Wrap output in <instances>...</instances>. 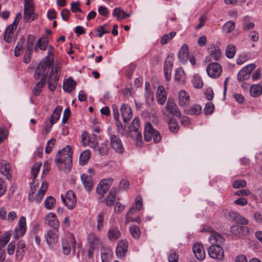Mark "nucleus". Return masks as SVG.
<instances>
[{"instance_id": "f257e3e1", "label": "nucleus", "mask_w": 262, "mask_h": 262, "mask_svg": "<svg viewBox=\"0 0 262 262\" xmlns=\"http://www.w3.org/2000/svg\"><path fill=\"white\" fill-rule=\"evenodd\" d=\"M72 155L71 147L67 145L58 152L55 158V161L59 165L64 164V168L69 170L71 168L72 165Z\"/></svg>"}, {"instance_id": "f03ea898", "label": "nucleus", "mask_w": 262, "mask_h": 262, "mask_svg": "<svg viewBox=\"0 0 262 262\" xmlns=\"http://www.w3.org/2000/svg\"><path fill=\"white\" fill-rule=\"evenodd\" d=\"M52 66L51 61L48 59L46 60L41 61L37 66L34 72V78L36 79L40 78L42 80L44 78V81L46 82V78L48 75V72Z\"/></svg>"}, {"instance_id": "7ed1b4c3", "label": "nucleus", "mask_w": 262, "mask_h": 262, "mask_svg": "<svg viewBox=\"0 0 262 262\" xmlns=\"http://www.w3.org/2000/svg\"><path fill=\"white\" fill-rule=\"evenodd\" d=\"M144 139L145 141L149 142L153 138L155 143H158L161 140V136L160 133L153 128L150 123H146L144 128Z\"/></svg>"}, {"instance_id": "20e7f679", "label": "nucleus", "mask_w": 262, "mask_h": 262, "mask_svg": "<svg viewBox=\"0 0 262 262\" xmlns=\"http://www.w3.org/2000/svg\"><path fill=\"white\" fill-rule=\"evenodd\" d=\"M208 253L211 258L217 261H222L224 259V250L219 245H211L208 249Z\"/></svg>"}, {"instance_id": "39448f33", "label": "nucleus", "mask_w": 262, "mask_h": 262, "mask_svg": "<svg viewBox=\"0 0 262 262\" xmlns=\"http://www.w3.org/2000/svg\"><path fill=\"white\" fill-rule=\"evenodd\" d=\"M62 202L66 206L67 208L69 210H72L75 208L76 206V198L74 192L72 190H69L64 196L61 195Z\"/></svg>"}, {"instance_id": "423d86ee", "label": "nucleus", "mask_w": 262, "mask_h": 262, "mask_svg": "<svg viewBox=\"0 0 262 262\" xmlns=\"http://www.w3.org/2000/svg\"><path fill=\"white\" fill-rule=\"evenodd\" d=\"M88 241L90 246L89 253L93 252L94 250L98 249L103 247L102 241L95 233L92 232L88 235Z\"/></svg>"}, {"instance_id": "0eeeda50", "label": "nucleus", "mask_w": 262, "mask_h": 262, "mask_svg": "<svg viewBox=\"0 0 262 262\" xmlns=\"http://www.w3.org/2000/svg\"><path fill=\"white\" fill-rule=\"evenodd\" d=\"M63 252L64 254L68 255L72 250L75 251L76 241L73 235L71 234L62 240Z\"/></svg>"}, {"instance_id": "6e6552de", "label": "nucleus", "mask_w": 262, "mask_h": 262, "mask_svg": "<svg viewBox=\"0 0 262 262\" xmlns=\"http://www.w3.org/2000/svg\"><path fill=\"white\" fill-rule=\"evenodd\" d=\"M254 63L249 64L243 68L238 73L237 79L239 82H243L248 79L252 71L255 69Z\"/></svg>"}, {"instance_id": "1a4fd4ad", "label": "nucleus", "mask_w": 262, "mask_h": 262, "mask_svg": "<svg viewBox=\"0 0 262 262\" xmlns=\"http://www.w3.org/2000/svg\"><path fill=\"white\" fill-rule=\"evenodd\" d=\"M59 71V68L58 67L53 68L49 76L48 85L49 90L51 91H54L58 85L60 76Z\"/></svg>"}, {"instance_id": "9d476101", "label": "nucleus", "mask_w": 262, "mask_h": 262, "mask_svg": "<svg viewBox=\"0 0 262 262\" xmlns=\"http://www.w3.org/2000/svg\"><path fill=\"white\" fill-rule=\"evenodd\" d=\"M21 17V14L20 13L18 14L13 23L6 29L4 35V39L7 42H10L11 41L13 36V31L16 28Z\"/></svg>"}, {"instance_id": "9b49d317", "label": "nucleus", "mask_w": 262, "mask_h": 262, "mask_svg": "<svg viewBox=\"0 0 262 262\" xmlns=\"http://www.w3.org/2000/svg\"><path fill=\"white\" fill-rule=\"evenodd\" d=\"M206 72L209 77L216 78L221 75L222 67L220 64L217 62H211L207 67Z\"/></svg>"}, {"instance_id": "f8f14e48", "label": "nucleus", "mask_w": 262, "mask_h": 262, "mask_svg": "<svg viewBox=\"0 0 262 262\" xmlns=\"http://www.w3.org/2000/svg\"><path fill=\"white\" fill-rule=\"evenodd\" d=\"M174 58L173 54H169L164 62V73L165 78L167 81H169L171 79Z\"/></svg>"}, {"instance_id": "ddd939ff", "label": "nucleus", "mask_w": 262, "mask_h": 262, "mask_svg": "<svg viewBox=\"0 0 262 262\" xmlns=\"http://www.w3.org/2000/svg\"><path fill=\"white\" fill-rule=\"evenodd\" d=\"M0 172L9 181L12 179V170L9 163L5 160L0 159Z\"/></svg>"}, {"instance_id": "4468645a", "label": "nucleus", "mask_w": 262, "mask_h": 262, "mask_svg": "<svg viewBox=\"0 0 262 262\" xmlns=\"http://www.w3.org/2000/svg\"><path fill=\"white\" fill-rule=\"evenodd\" d=\"M111 146L113 149L119 154H122L124 149L122 141L119 137L112 134H110Z\"/></svg>"}, {"instance_id": "2eb2a0df", "label": "nucleus", "mask_w": 262, "mask_h": 262, "mask_svg": "<svg viewBox=\"0 0 262 262\" xmlns=\"http://www.w3.org/2000/svg\"><path fill=\"white\" fill-rule=\"evenodd\" d=\"M18 227L14 229V237L18 239L22 237L26 232L27 225L25 217L21 216L18 223Z\"/></svg>"}, {"instance_id": "dca6fc26", "label": "nucleus", "mask_w": 262, "mask_h": 262, "mask_svg": "<svg viewBox=\"0 0 262 262\" xmlns=\"http://www.w3.org/2000/svg\"><path fill=\"white\" fill-rule=\"evenodd\" d=\"M128 244L126 240L120 241L116 248V253L118 258H122L125 256L127 251Z\"/></svg>"}, {"instance_id": "f3484780", "label": "nucleus", "mask_w": 262, "mask_h": 262, "mask_svg": "<svg viewBox=\"0 0 262 262\" xmlns=\"http://www.w3.org/2000/svg\"><path fill=\"white\" fill-rule=\"evenodd\" d=\"M113 182V179L112 178H108L101 180L96 189L97 193L102 195L109 189Z\"/></svg>"}, {"instance_id": "a211bd4d", "label": "nucleus", "mask_w": 262, "mask_h": 262, "mask_svg": "<svg viewBox=\"0 0 262 262\" xmlns=\"http://www.w3.org/2000/svg\"><path fill=\"white\" fill-rule=\"evenodd\" d=\"M45 223L54 229H58L59 222L56 215L53 212L48 213L45 217Z\"/></svg>"}, {"instance_id": "6ab92c4d", "label": "nucleus", "mask_w": 262, "mask_h": 262, "mask_svg": "<svg viewBox=\"0 0 262 262\" xmlns=\"http://www.w3.org/2000/svg\"><path fill=\"white\" fill-rule=\"evenodd\" d=\"M58 229L49 230L46 236V239L48 245L53 247L58 240Z\"/></svg>"}, {"instance_id": "aec40b11", "label": "nucleus", "mask_w": 262, "mask_h": 262, "mask_svg": "<svg viewBox=\"0 0 262 262\" xmlns=\"http://www.w3.org/2000/svg\"><path fill=\"white\" fill-rule=\"evenodd\" d=\"M192 251L195 257L199 260H203L206 256L204 247L202 244L196 243L192 246Z\"/></svg>"}, {"instance_id": "412c9836", "label": "nucleus", "mask_w": 262, "mask_h": 262, "mask_svg": "<svg viewBox=\"0 0 262 262\" xmlns=\"http://www.w3.org/2000/svg\"><path fill=\"white\" fill-rule=\"evenodd\" d=\"M165 108L171 115L177 117H180L181 116V113L172 98H168Z\"/></svg>"}, {"instance_id": "4be33fe9", "label": "nucleus", "mask_w": 262, "mask_h": 262, "mask_svg": "<svg viewBox=\"0 0 262 262\" xmlns=\"http://www.w3.org/2000/svg\"><path fill=\"white\" fill-rule=\"evenodd\" d=\"M188 46L186 44H183L179 50L178 58L183 64L186 63L189 57Z\"/></svg>"}, {"instance_id": "5701e85b", "label": "nucleus", "mask_w": 262, "mask_h": 262, "mask_svg": "<svg viewBox=\"0 0 262 262\" xmlns=\"http://www.w3.org/2000/svg\"><path fill=\"white\" fill-rule=\"evenodd\" d=\"M121 116L123 121L127 122L132 118L133 112L130 107L126 104H123L121 107Z\"/></svg>"}, {"instance_id": "b1692460", "label": "nucleus", "mask_w": 262, "mask_h": 262, "mask_svg": "<svg viewBox=\"0 0 262 262\" xmlns=\"http://www.w3.org/2000/svg\"><path fill=\"white\" fill-rule=\"evenodd\" d=\"M190 103L189 94L185 90H181L179 93V104L181 106H185Z\"/></svg>"}, {"instance_id": "393cba45", "label": "nucleus", "mask_w": 262, "mask_h": 262, "mask_svg": "<svg viewBox=\"0 0 262 262\" xmlns=\"http://www.w3.org/2000/svg\"><path fill=\"white\" fill-rule=\"evenodd\" d=\"M228 215L232 220L235 221L236 223L242 225H247L248 224L247 219L236 212H229Z\"/></svg>"}, {"instance_id": "a878e982", "label": "nucleus", "mask_w": 262, "mask_h": 262, "mask_svg": "<svg viewBox=\"0 0 262 262\" xmlns=\"http://www.w3.org/2000/svg\"><path fill=\"white\" fill-rule=\"evenodd\" d=\"M209 241L211 245H219L225 241L224 238L220 234L213 232L211 235L209 237Z\"/></svg>"}, {"instance_id": "bb28decb", "label": "nucleus", "mask_w": 262, "mask_h": 262, "mask_svg": "<svg viewBox=\"0 0 262 262\" xmlns=\"http://www.w3.org/2000/svg\"><path fill=\"white\" fill-rule=\"evenodd\" d=\"M250 95L254 98L258 97L262 94V81L257 84H252L250 88Z\"/></svg>"}, {"instance_id": "cd10ccee", "label": "nucleus", "mask_w": 262, "mask_h": 262, "mask_svg": "<svg viewBox=\"0 0 262 262\" xmlns=\"http://www.w3.org/2000/svg\"><path fill=\"white\" fill-rule=\"evenodd\" d=\"M81 181L88 191H90L93 186V181L92 176L85 173L81 175Z\"/></svg>"}, {"instance_id": "c85d7f7f", "label": "nucleus", "mask_w": 262, "mask_h": 262, "mask_svg": "<svg viewBox=\"0 0 262 262\" xmlns=\"http://www.w3.org/2000/svg\"><path fill=\"white\" fill-rule=\"evenodd\" d=\"M156 97L158 102L160 105H163L166 100V93L163 86L159 85L158 87Z\"/></svg>"}, {"instance_id": "c756f323", "label": "nucleus", "mask_w": 262, "mask_h": 262, "mask_svg": "<svg viewBox=\"0 0 262 262\" xmlns=\"http://www.w3.org/2000/svg\"><path fill=\"white\" fill-rule=\"evenodd\" d=\"M48 188V183L46 181L42 183L41 186L38 191L37 194H35V202L40 203L43 199L47 189Z\"/></svg>"}, {"instance_id": "7c9ffc66", "label": "nucleus", "mask_w": 262, "mask_h": 262, "mask_svg": "<svg viewBox=\"0 0 262 262\" xmlns=\"http://www.w3.org/2000/svg\"><path fill=\"white\" fill-rule=\"evenodd\" d=\"M33 48V40H31L30 38L28 39L27 41V48L26 53L24 56V61L26 63H28L31 58V55L32 54Z\"/></svg>"}, {"instance_id": "2f4dec72", "label": "nucleus", "mask_w": 262, "mask_h": 262, "mask_svg": "<svg viewBox=\"0 0 262 262\" xmlns=\"http://www.w3.org/2000/svg\"><path fill=\"white\" fill-rule=\"evenodd\" d=\"M230 231L234 235H242L248 233L249 229L246 227L235 225L231 226Z\"/></svg>"}, {"instance_id": "473e14b6", "label": "nucleus", "mask_w": 262, "mask_h": 262, "mask_svg": "<svg viewBox=\"0 0 262 262\" xmlns=\"http://www.w3.org/2000/svg\"><path fill=\"white\" fill-rule=\"evenodd\" d=\"M113 16L115 17L118 21H121L129 17V14L119 8H115L113 10Z\"/></svg>"}, {"instance_id": "72a5a7b5", "label": "nucleus", "mask_w": 262, "mask_h": 262, "mask_svg": "<svg viewBox=\"0 0 262 262\" xmlns=\"http://www.w3.org/2000/svg\"><path fill=\"white\" fill-rule=\"evenodd\" d=\"M76 82L71 78H69L63 82V89L68 93L71 92L75 88Z\"/></svg>"}, {"instance_id": "f704fd0d", "label": "nucleus", "mask_w": 262, "mask_h": 262, "mask_svg": "<svg viewBox=\"0 0 262 262\" xmlns=\"http://www.w3.org/2000/svg\"><path fill=\"white\" fill-rule=\"evenodd\" d=\"M101 256L102 262H110L113 255L112 250L109 248H101Z\"/></svg>"}, {"instance_id": "c9c22d12", "label": "nucleus", "mask_w": 262, "mask_h": 262, "mask_svg": "<svg viewBox=\"0 0 262 262\" xmlns=\"http://www.w3.org/2000/svg\"><path fill=\"white\" fill-rule=\"evenodd\" d=\"M209 55L214 60L217 61L222 57V52L217 47L212 46L209 49Z\"/></svg>"}, {"instance_id": "e433bc0d", "label": "nucleus", "mask_w": 262, "mask_h": 262, "mask_svg": "<svg viewBox=\"0 0 262 262\" xmlns=\"http://www.w3.org/2000/svg\"><path fill=\"white\" fill-rule=\"evenodd\" d=\"M24 19L27 22H30L34 20L36 17L35 14L34 13V8H24Z\"/></svg>"}, {"instance_id": "4c0bfd02", "label": "nucleus", "mask_w": 262, "mask_h": 262, "mask_svg": "<svg viewBox=\"0 0 262 262\" xmlns=\"http://www.w3.org/2000/svg\"><path fill=\"white\" fill-rule=\"evenodd\" d=\"M129 131L130 136L131 138H132L134 140H135L136 145L138 146H141L143 143L141 132L139 131V130Z\"/></svg>"}, {"instance_id": "58836bf2", "label": "nucleus", "mask_w": 262, "mask_h": 262, "mask_svg": "<svg viewBox=\"0 0 262 262\" xmlns=\"http://www.w3.org/2000/svg\"><path fill=\"white\" fill-rule=\"evenodd\" d=\"M121 233L117 227H113L111 228L107 232V237L111 241L118 239Z\"/></svg>"}, {"instance_id": "ea45409f", "label": "nucleus", "mask_w": 262, "mask_h": 262, "mask_svg": "<svg viewBox=\"0 0 262 262\" xmlns=\"http://www.w3.org/2000/svg\"><path fill=\"white\" fill-rule=\"evenodd\" d=\"M17 246L16 255L18 258L21 259L26 250V245L24 241H20L18 242Z\"/></svg>"}, {"instance_id": "a19ab883", "label": "nucleus", "mask_w": 262, "mask_h": 262, "mask_svg": "<svg viewBox=\"0 0 262 262\" xmlns=\"http://www.w3.org/2000/svg\"><path fill=\"white\" fill-rule=\"evenodd\" d=\"M48 42L49 41L47 37H43L39 39L35 45V51H37V47H38L41 50H46L48 47Z\"/></svg>"}, {"instance_id": "79ce46f5", "label": "nucleus", "mask_w": 262, "mask_h": 262, "mask_svg": "<svg viewBox=\"0 0 262 262\" xmlns=\"http://www.w3.org/2000/svg\"><path fill=\"white\" fill-rule=\"evenodd\" d=\"M175 80L179 84L183 83L185 81V75L183 70L180 68L176 69L175 72Z\"/></svg>"}, {"instance_id": "37998d69", "label": "nucleus", "mask_w": 262, "mask_h": 262, "mask_svg": "<svg viewBox=\"0 0 262 262\" xmlns=\"http://www.w3.org/2000/svg\"><path fill=\"white\" fill-rule=\"evenodd\" d=\"M62 110V108L60 105L55 107L50 120V122H52V124H55L59 120Z\"/></svg>"}, {"instance_id": "c03bdc74", "label": "nucleus", "mask_w": 262, "mask_h": 262, "mask_svg": "<svg viewBox=\"0 0 262 262\" xmlns=\"http://www.w3.org/2000/svg\"><path fill=\"white\" fill-rule=\"evenodd\" d=\"M185 112L189 115H198L202 112V107L199 105L194 104L190 108L185 110Z\"/></svg>"}, {"instance_id": "a18cd8bd", "label": "nucleus", "mask_w": 262, "mask_h": 262, "mask_svg": "<svg viewBox=\"0 0 262 262\" xmlns=\"http://www.w3.org/2000/svg\"><path fill=\"white\" fill-rule=\"evenodd\" d=\"M116 195V189H112L105 199V203L108 206H112L114 204Z\"/></svg>"}, {"instance_id": "49530a36", "label": "nucleus", "mask_w": 262, "mask_h": 262, "mask_svg": "<svg viewBox=\"0 0 262 262\" xmlns=\"http://www.w3.org/2000/svg\"><path fill=\"white\" fill-rule=\"evenodd\" d=\"M254 24L250 21V18L248 16H245L243 19V29L245 31L252 29Z\"/></svg>"}, {"instance_id": "de8ad7c7", "label": "nucleus", "mask_w": 262, "mask_h": 262, "mask_svg": "<svg viewBox=\"0 0 262 262\" xmlns=\"http://www.w3.org/2000/svg\"><path fill=\"white\" fill-rule=\"evenodd\" d=\"M145 97L147 102L152 101L154 100V95L150 90V85L148 82H145Z\"/></svg>"}, {"instance_id": "09e8293b", "label": "nucleus", "mask_w": 262, "mask_h": 262, "mask_svg": "<svg viewBox=\"0 0 262 262\" xmlns=\"http://www.w3.org/2000/svg\"><path fill=\"white\" fill-rule=\"evenodd\" d=\"M235 27V24L233 21H227L223 26L222 30L224 33L226 34L229 33L232 31Z\"/></svg>"}, {"instance_id": "8fccbe9b", "label": "nucleus", "mask_w": 262, "mask_h": 262, "mask_svg": "<svg viewBox=\"0 0 262 262\" xmlns=\"http://www.w3.org/2000/svg\"><path fill=\"white\" fill-rule=\"evenodd\" d=\"M91 156V152L89 150H84L80 156L79 163L81 165H85L89 161Z\"/></svg>"}, {"instance_id": "3c124183", "label": "nucleus", "mask_w": 262, "mask_h": 262, "mask_svg": "<svg viewBox=\"0 0 262 262\" xmlns=\"http://www.w3.org/2000/svg\"><path fill=\"white\" fill-rule=\"evenodd\" d=\"M46 81H44V78L42 80L39 81L34 87L32 90V93L34 95L37 96L39 95L42 89L46 83Z\"/></svg>"}, {"instance_id": "603ef678", "label": "nucleus", "mask_w": 262, "mask_h": 262, "mask_svg": "<svg viewBox=\"0 0 262 262\" xmlns=\"http://www.w3.org/2000/svg\"><path fill=\"white\" fill-rule=\"evenodd\" d=\"M93 136H94V139L93 140H92V138H90L88 140L90 146L95 150L97 151L98 153L102 154L103 152L101 151L100 147L98 146V143L96 141V135H93Z\"/></svg>"}, {"instance_id": "864d4df0", "label": "nucleus", "mask_w": 262, "mask_h": 262, "mask_svg": "<svg viewBox=\"0 0 262 262\" xmlns=\"http://www.w3.org/2000/svg\"><path fill=\"white\" fill-rule=\"evenodd\" d=\"M41 165L42 163L41 162H38L35 163L31 167V173L33 180L36 178Z\"/></svg>"}, {"instance_id": "5fc2aeb1", "label": "nucleus", "mask_w": 262, "mask_h": 262, "mask_svg": "<svg viewBox=\"0 0 262 262\" xmlns=\"http://www.w3.org/2000/svg\"><path fill=\"white\" fill-rule=\"evenodd\" d=\"M176 35V32L172 31L169 33L164 34L161 39L160 43L162 45H165L172 39Z\"/></svg>"}, {"instance_id": "6e6d98bb", "label": "nucleus", "mask_w": 262, "mask_h": 262, "mask_svg": "<svg viewBox=\"0 0 262 262\" xmlns=\"http://www.w3.org/2000/svg\"><path fill=\"white\" fill-rule=\"evenodd\" d=\"M104 213L103 212H99L97 216V229L100 231L103 227Z\"/></svg>"}, {"instance_id": "4d7b16f0", "label": "nucleus", "mask_w": 262, "mask_h": 262, "mask_svg": "<svg viewBox=\"0 0 262 262\" xmlns=\"http://www.w3.org/2000/svg\"><path fill=\"white\" fill-rule=\"evenodd\" d=\"M236 53L235 47L233 45H229L226 50V55L228 58H232Z\"/></svg>"}, {"instance_id": "13d9d810", "label": "nucleus", "mask_w": 262, "mask_h": 262, "mask_svg": "<svg viewBox=\"0 0 262 262\" xmlns=\"http://www.w3.org/2000/svg\"><path fill=\"white\" fill-rule=\"evenodd\" d=\"M55 203V199L51 196H48L45 201V207L48 210L52 209L54 207V205Z\"/></svg>"}, {"instance_id": "bf43d9fd", "label": "nucleus", "mask_w": 262, "mask_h": 262, "mask_svg": "<svg viewBox=\"0 0 262 262\" xmlns=\"http://www.w3.org/2000/svg\"><path fill=\"white\" fill-rule=\"evenodd\" d=\"M130 233L132 236L138 239L140 237L141 235V232L139 228L136 226L134 225L130 227L129 230Z\"/></svg>"}, {"instance_id": "052dcab7", "label": "nucleus", "mask_w": 262, "mask_h": 262, "mask_svg": "<svg viewBox=\"0 0 262 262\" xmlns=\"http://www.w3.org/2000/svg\"><path fill=\"white\" fill-rule=\"evenodd\" d=\"M56 143V139L55 138H52L49 140L47 142V144L45 149V152L46 154H50L54 147Z\"/></svg>"}, {"instance_id": "680f3d73", "label": "nucleus", "mask_w": 262, "mask_h": 262, "mask_svg": "<svg viewBox=\"0 0 262 262\" xmlns=\"http://www.w3.org/2000/svg\"><path fill=\"white\" fill-rule=\"evenodd\" d=\"M169 128L171 132L177 133L179 130V125L174 120H171L168 123Z\"/></svg>"}, {"instance_id": "e2e57ef3", "label": "nucleus", "mask_w": 262, "mask_h": 262, "mask_svg": "<svg viewBox=\"0 0 262 262\" xmlns=\"http://www.w3.org/2000/svg\"><path fill=\"white\" fill-rule=\"evenodd\" d=\"M105 26H106V25L100 26L98 27L97 30V35L98 37H102L104 34L108 33L110 32V29H105Z\"/></svg>"}, {"instance_id": "0e129e2a", "label": "nucleus", "mask_w": 262, "mask_h": 262, "mask_svg": "<svg viewBox=\"0 0 262 262\" xmlns=\"http://www.w3.org/2000/svg\"><path fill=\"white\" fill-rule=\"evenodd\" d=\"M140 119L138 117H136L133 121L132 125L129 127V130H139L140 127Z\"/></svg>"}, {"instance_id": "69168bd1", "label": "nucleus", "mask_w": 262, "mask_h": 262, "mask_svg": "<svg viewBox=\"0 0 262 262\" xmlns=\"http://www.w3.org/2000/svg\"><path fill=\"white\" fill-rule=\"evenodd\" d=\"M80 3L79 2H72L71 4V9L73 13L77 12H82V10L80 8Z\"/></svg>"}, {"instance_id": "338daca9", "label": "nucleus", "mask_w": 262, "mask_h": 262, "mask_svg": "<svg viewBox=\"0 0 262 262\" xmlns=\"http://www.w3.org/2000/svg\"><path fill=\"white\" fill-rule=\"evenodd\" d=\"M214 110V105L211 102H208L204 108V112L205 114L209 115L212 113Z\"/></svg>"}, {"instance_id": "774afa93", "label": "nucleus", "mask_w": 262, "mask_h": 262, "mask_svg": "<svg viewBox=\"0 0 262 262\" xmlns=\"http://www.w3.org/2000/svg\"><path fill=\"white\" fill-rule=\"evenodd\" d=\"M169 262H178V255L175 251L171 250L169 255L168 256Z\"/></svg>"}]
</instances>
